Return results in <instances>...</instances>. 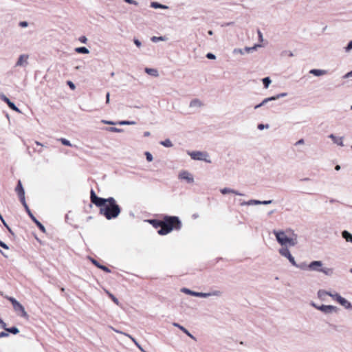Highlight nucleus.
Instances as JSON below:
<instances>
[{"label": "nucleus", "instance_id": "f257e3e1", "mask_svg": "<svg viewBox=\"0 0 352 352\" xmlns=\"http://www.w3.org/2000/svg\"><path fill=\"white\" fill-rule=\"evenodd\" d=\"M90 199L91 201L100 208V214L107 220L116 219L120 215L121 208L113 197H99L94 190H91Z\"/></svg>", "mask_w": 352, "mask_h": 352}, {"label": "nucleus", "instance_id": "f03ea898", "mask_svg": "<svg viewBox=\"0 0 352 352\" xmlns=\"http://www.w3.org/2000/svg\"><path fill=\"white\" fill-rule=\"evenodd\" d=\"M273 234L282 247H294L298 243V236L292 230H274Z\"/></svg>", "mask_w": 352, "mask_h": 352}, {"label": "nucleus", "instance_id": "7ed1b4c3", "mask_svg": "<svg viewBox=\"0 0 352 352\" xmlns=\"http://www.w3.org/2000/svg\"><path fill=\"white\" fill-rule=\"evenodd\" d=\"M182 228V222L179 217L175 216H166L160 229L157 231L160 235H165L173 230H179Z\"/></svg>", "mask_w": 352, "mask_h": 352}, {"label": "nucleus", "instance_id": "20e7f679", "mask_svg": "<svg viewBox=\"0 0 352 352\" xmlns=\"http://www.w3.org/2000/svg\"><path fill=\"white\" fill-rule=\"evenodd\" d=\"M330 297H331L335 301L342 306L345 309L349 311L352 310V304L351 302L341 296V295L338 292H334L333 294H330Z\"/></svg>", "mask_w": 352, "mask_h": 352}, {"label": "nucleus", "instance_id": "39448f33", "mask_svg": "<svg viewBox=\"0 0 352 352\" xmlns=\"http://www.w3.org/2000/svg\"><path fill=\"white\" fill-rule=\"evenodd\" d=\"M188 153L190 156V157L194 160L204 161L208 163L211 162V161L208 159V154L206 152L192 151V152H188Z\"/></svg>", "mask_w": 352, "mask_h": 352}, {"label": "nucleus", "instance_id": "423d86ee", "mask_svg": "<svg viewBox=\"0 0 352 352\" xmlns=\"http://www.w3.org/2000/svg\"><path fill=\"white\" fill-rule=\"evenodd\" d=\"M8 299L11 302L15 311L21 312V316L23 317L28 316V314L25 311L24 307L19 302L13 297H8Z\"/></svg>", "mask_w": 352, "mask_h": 352}, {"label": "nucleus", "instance_id": "0eeeda50", "mask_svg": "<svg viewBox=\"0 0 352 352\" xmlns=\"http://www.w3.org/2000/svg\"><path fill=\"white\" fill-rule=\"evenodd\" d=\"M178 178L180 180L185 181L188 184H193L195 182L192 174L185 170H182L179 173Z\"/></svg>", "mask_w": 352, "mask_h": 352}, {"label": "nucleus", "instance_id": "6e6552de", "mask_svg": "<svg viewBox=\"0 0 352 352\" xmlns=\"http://www.w3.org/2000/svg\"><path fill=\"white\" fill-rule=\"evenodd\" d=\"M278 253L283 257L287 258L292 265H296L294 257L290 253L287 247H282L278 250Z\"/></svg>", "mask_w": 352, "mask_h": 352}, {"label": "nucleus", "instance_id": "1a4fd4ad", "mask_svg": "<svg viewBox=\"0 0 352 352\" xmlns=\"http://www.w3.org/2000/svg\"><path fill=\"white\" fill-rule=\"evenodd\" d=\"M223 295V292L220 290H214L208 293H204V292H195L194 296L196 297H201V298H207L210 296H216V297H220Z\"/></svg>", "mask_w": 352, "mask_h": 352}, {"label": "nucleus", "instance_id": "9d476101", "mask_svg": "<svg viewBox=\"0 0 352 352\" xmlns=\"http://www.w3.org/2000/svg\"><path fill=\"white\" fill-rule=\"evenodd\" d=\"M323 268V263L321 261H314L307 265L309 271L320 272Z\"/></svg>", "mask_w": 352, "mask_h": 352}, {"label": "nucleus", "instance_id": "9b49d317", "mask_svg": "<svg viewBox=\"0 0 352 352\" xmlns=\"http://www.w3.org/2000/svg\"><path fill=\"white\" fill-rule=\"evenodd\" d=\"M318 310H320V311L325 314H330L332 313L337 312L338 309L337 307L333 305H320L319 307H318Z\"/></svg>", "mask_w": 352, "mask_h": 352}, {"label": "nucleus", "instance_id": "f8f14e48", "mask_svg": "<svg viewBox=\"0 0 352 352\" xmlns=\"http://www.w3.org/2000/svg\"><path fill=\"white\" fill-rule=\"evenodd\" d=\"M272 200L259 201L256 199H250L248 201H243L241 206H254V205H268L272 203Z\"/></svg>", "mask_w": 352, "mask_h": 352}, {"label": "nucleus", "instance_id": "ddd939ff", "mask_svg": "<svg viewBox=\"0 0 352 352\" xmlns=\"http://www.w3.org/2000/svg\"><path fill=\"white\" fill-rule=\"evenodd\" d=\"M28 59H29V55L28 54H21L15 64V67H27L28 65Z\"/></svg>", "mask_w": 352, "mask_h": 352}, {"label": "nucleus", "instance_id": "4468645a", "mask_svg": "<svg viewBox=\"0 0 352 352\" xmlns=\"http://www.w3.org/2000/svg\"><path fill=\"white\" fill-rule=\"evenodd\" d=\"M0 98L4 101L5 102L7 103V104L8 105V107L12 109L13 111H16V112H18V113H21V111L19 110V109L14 104V102H11L10 100V99L6 97L4 94H1L0 95Z\"/></svg>", "mask_w": 352, "mask_h": 352}, {"label": "nucleus", "instance_id": "2eb2a0df", "mask_svg": "<svg viewBox=\"0 0 352 352\" xmlns=\"http://www.w3.org/2000/svg\"><path fill=\"white\" fill-rule=\"evenodd\" d=\"M28 214V215L30 216V217L32 219V220L36 224V226L39 228V229L45 232V228L44 227V226L40 222L38 221L36 217L33 215V214L32 213V212L30 211V210L29 209L28 210L26 211Z\"/></svg>", "mask_w": 352, "mask_h": 352}, {"label": "nucleus", "instance_id": "dca6fc26", "mask_svg": "<svg viewBox=\"0 0 352 352\" xmlns=\"http://www.w3.org/2000/svg\"><path fill=\"white\" fill-rule=\"evenodd\" d=\"M328 137H329V138L332 140V141L334 144H336L340 146H344V143H343L344 138L343 137H337L333 134H330Z\"/></svg>", "mask_w": 352, "mask_h": 352}, {"label": "nucleus", "instance_id": "f3484780", "mask_svg": "<svg viewBox=\"0 0 352 352\" xmlns=\"http://www.w3.org/2000/svg\"><path fill=\"white\" fill-rule=\"evenodd\" d=\"M221 192L223 194V195H226V194H228V193H232V194H234L236 195H239V196H243L244 195L234 190V189H232V188H221L220 190Z\"/></svg>", "mask_w": 352, "mask_h": 352}, {"label": "nucleus", "instance_id": "a211bd4d", "mask_svg": "<svg viewBox=\"0 0 352 352\" xmlns=\"http://www.w3.org/2000/svg\"><path fill=\"white\" fill-rule=\"evenodd\" d=\"M309 73L315 76H321L327 74L328 72L325 69H312L309 71Z\"/></svg>", "mask_w": 352, "mask_h": 352}, {"label": "nucleus", "instance_id": "6ab92c4d", "mask_svg": "<svg viewBox=\"0 0 352 352\" xmlns=\"http://www.w3.org/2000/svg\"><path fill=\"white\" fill-rule=\"evenodd\" d=\"M189 106L191 108L198 109L203 106V103L199 99L195 98L191 100Z\"/></svg>", "mask_w": 352, "mask_h": 352}, {"label": "nucleus", "instance_id": "aec40b11", "mask_svg": "<svg viewBox=\"0 0 352 352\" xmlns=\"http://www.w3.org/2000/svg\"><path fill=\"white\" fill-rule=\"evenodd\" d=\"M330 294H333V292H327L324 289H320L317 293L318 297L322 300H324L326 296H330Z\"/></svg>", "mask_w": 352, "mask_h": 352}, {"label": "nucleus", "instance_id": "412c9836", "mask_svg": "<svg viewBox=\"0 0 352 352\" xmlns=\"http://www.w3.org/2000/svg\"><path fill=\"white\" fill-rule=\"evenodd\" d=\"M173 326L179 328L181 331H182L184 333H186L188 336H189L190 338L195 340V338L183 326L180 325L178 323L174 322L173 324Z\"/></svg>", "mask_w": 352, "mask_h": 352}, {"label": "nucleus", "instance_id": "4be33fe9", "mask_svg": "<svg viewBox=\"0 0 352 352\" xmlns=\"http://www.w3.org/2000/svg\"><path fill=\"white\" fill-rule=\"evenodd\" d=\"M341 234L346 241L352 243V234L349 232L344 230L342 232Z\"/></svg>", "mask_w": 352, "mask_h": 352}, {"label": "nucleus", "instance_id": "5701e85b", "mask_svg": "<svg viewBox=\"0 0 352 352\" xmlns=\"http://www.w3.org/2000/svg\"><path fill=\"white\" fill-rule=\"evenodd\" d=\"M145 72L154 77H157L159 76L158 71L156 69L146 67L145 68Z\"/></svg>", "mask_w": 352, "mask_h": 352}, {"label": "nucleus", "instance_id": "b1692460", "mask_svg": "<svg viewBox=\"0 0 352 352\" xmlns=\"http://www.w3.org/2000/svg\"><path fill=\"white\" fill-rule=\"evenodd\" d=\"M151 7L153 8H155V9H158V8H160V9H168V7L167 6L161 4V3H158V2H151Z\"/></svg>", "mask_w": 352, "mask_h": 352}, {"label": "nucleus", "instance_id": "393cba45", "mask_svg": "<svg viewBox=\"0 0 352 352\" xmlns=\"http://www.w3.org/2000/svg\"><path fill=\"white\" fill-rule=\"evenodd\" d=\"M15 190L17 192L18 195H21V194H25V190L23 188L22 184L20 180L18 182V184L16 187Z\"/></svg>", "mask_w": 352, "mask_h": 352}, {"label": "nucleus", "instance_id": "a878e982", "mask_svg": "<svg viewBox=\"0 0 352 352\" xmlns=\"http://www.w3.org/2000/svg\"><path fill=\"white\" fill-rule=\"evenodd\" d=\"M148 222L155 228H160L163 221L155 219L149 220Z\"/></svg>", "mask_w": 352, "mask_h": 352}, {"label": "nucleus", "instance_id": "bb28decb", "mask_svg": "<svg viewBox=\"0 0 352 352\" xmlns=\"http://www.w3.org/2000/svg\"><path fill=\"white\" fill-rule=\"evenodd\" d=\"M3 329L6 330V331L12 333V334H17L19 332V329L16 327L7 328L6 325L5 328H3Z\"/></svg>", "mask_w": 352, "mask_h": 352}, {"label": "nucleus", "instance_id": "cd10ccee", "mask_svg": "<svg viewBox=\"0 0 352 352\" xmlns=\"http://www.w3.org/2000/svg\"><path fill=\"white\" fill-rule=\"evenodd\" d=\"M320 272L327 276H331L333 273V270L329 267H323L322 269H321Z\"/></svg>", "mask_w": 352, "mask_h": 352}, {"label": "nucleus", "instance_id": "c85d7f7f", "mask_svg": "<svg viewBox=\"0 0 352 352\" xmlns=\"http://www.w3.org/2000/svg\"><path fill=\"white\" fill-rule=\"evenodd\" d=\"M75 51L78 53H80V54H89V50L85 47H76L75 49Z\"/></svg>", "mask_w": 352, "mask_h": 352}, {"label": "nucleus", "instance_id": "c756f323", "mask_svg": "<svg viewBox=\"0 0 352 352\" xmlns=\"http://www.w3.org/2000/svg\"><path fill=\"white\" fill-rule=\"evenodd\" d=\"M19 199L21 200V202L22 203L23 206L25 208V210H28L30 208L26 204L25 199V194L19 195Z\"/></svg>", "mask_w": 352, "mask_h": 352}, {"label": "nucleus", "instance_id": "7c9ffc66", "mask_svg": "<svg viewBox=\"0 0 352 352\" xmlns=\"http://www.w3.org/2000/svg\"><path fill=\"white\" fill-rule=\"evenodd\" d=\"M19 199L21 200V202L22 203L23 206L25 208V210H28L30 208L26 204L25 199V194L19 195Z\"/></svg>", "mask_w": 352, "mask_h": 352}, {"label": "nucleus", "instance_id": "2f4dec72", "mask_svg": "<svg viewBox=\"0 0 352 352\" xmlns=\"http://www.w3.org/2000/svg\"><path fill=\"white\" fill-rule=\"evenodd\" d=\"M160 144L168 148L173 146V143L169 139H166L164 141H161Z\"/></svg>", "mask_w": 352, "mask_h": 352}, {"label": "nucleus", "instance_id": "473e14b6", "mask_svg": "<svg viewBox=\"0 0 352 352\" xmlns=\"http://www.w3.org/2000/svg\"><path fill=\"white\" fill-rule=\"evenodd\" d=\"M105 292L107 294V295L111 298V300L117 305H120V302H119V300L118 299L114 296L113 295L111 292H109L108 290H104Z\"/></svg>", "mask_w": 352, "mask_h": 352}, {"label": "nucleus", "instance_id": "72a5a7b5", "mask_svg": "<svg viewBox=\"0 0 352 352\" xmlns=\"http://www.w3.org/2000/svg\"><path fill=\"white\" fill-rule=\"evenodd\" d=\"M260 45H254V47H245L243 50H244V54L245 53H251L252 52H254L257 47H259Z\"/></svg>", "mask_w": 352, "mask_h": 352}, {"label": "nucleus", "instance_id": "f704fd0d", "mask_svg": "<svg viewBox=\"0 0 352 352\" xmlns=\"http://www.w3.org/2000/svg\"><path fill=\"white\" fill-rule=\"evenodd\" d=\"M286 96H287V93H280V94H277L276 96L270 97V98L271 101H272V100H278L280 98L285 97Z\"/></svg>", "mask_w": 352, "mask_h": 352}, {"label": "nucleus", "instance_id": "c9c22d12", "mask_svg": "<svg viewBox=\"0 0 352 352\" xmlns=\"http://www.w3.org/2000/svg\"><path fill=\"white\" fill-rule=\"evenodd\" d=\"M151 41H153V43H157L158 41H164L166 40V38L164 36H153L151 37Z\"/></svg>", "mask_w": 352, "mask_h": 352}, {"label": "nucleus", "instance_id": "e433bc0d", "mask_svg": "<svg viewBox=\"0 0 352 352\" xmlns=\"http://www.w3.org/2000/svg\"><path fill=\"white\" fill-rule=\"evenodd\" d=\"M106 130L110 132H116V133H122L124 131V129L116 128V127H108L106 128Z\"/></svg>", "mask_w": 352, "mask_h": 352}, {"label": "nucleus", "instance_id": "4c0bfd02", "mask_svg": "<svg viewBox=\"0 0 352 352\" xmlns=\"http://www.w3.org/2000/svg\"><path fill=\"white\" fill-rule=\"evenodd\" d=\"M117 124L119 125H134L136 122L134 121L123 120L118 122Z\"/></svg>", "mask_w": 352, "mask_h": 352}, {"label": "nucleus", "instance_id": "58836bf2", "mask_svg": "<svg viewBox=\"0 0 352 352\" xmlns=\"http://www.w3.org/2000/svg\"><path fill=\"white\" fill-rule=\"evenodd\" d=\"M271 101L270 98H265L260 104L256 105L254 107V109H258L260 108L261 107L265 105V104H267L268 102Z\"/></svg>", "mask_w": 352, "mask_h": 352}, {"label": "nucleus", "instance_id": "ea45409f", "mask_svg": "<svg viewBox=\"0 0 352 352\" xmlns=\"http://www.w3.org/2000/svg\"><path fill=\"white\" fill-rule=\"evenodd\" d=\"M262 80H263V83L264 85L265 88H266V89L268 88L272 82L270 78L269 77H266V78H264Z\"/></svg>", "mask_w": 352, "mask_h": 352}, {"label": "nucleus", "instance_id": "a19ab883", "mask_svg": "<svg viewBox=\"0 0 352 352\" xmlns=\"http://www.w3.org/2000/svg\"><path fill=\"white\" fill-rule=\"evenodd\" d=\"M181 292L184 293V294H188V295H190V296H194V294H195V292L194 291H192L188 288H182L181 289Z\"/></svg>", "mask_w": 352, "mask_h": 352}, {"label": "nucleus", "instance_id": "79ce46f5", "mask_svg": "<svg viewBox=\"0 0 352 352\" xmlns=\"http://www.w3.org/2000/svg\"><path fill=\"white\" fill-rule=\"evenodd\" d=\"M58 141H60L63 145L68 146H72L71 142L65 138H61L58 139Z\"/></svg>", "mask_w": 352, "mask_h": 352}, {"label": "nucleus", "instance_id": "37998d69", "mask_svg": "<svg viewBox=\"0 0 352 352\" xmlns=\"http://www.w3.org/2000/svg\"><path fill=\"white\" fill-rule=\"evenodd\" d=\"M232 53L234 54H240L241 55L244 54V50L243 49H239V48H235L233 50Z\"/></svg>", "mask_w": 352, "mask_h": 352}, {"label": "nucleus", "instance_id": "c03bdc74", "mask_svg": "<svg viewBox=\"0 0 352 352\" xmlns=\"http://www.w3.org/2000/svg\"><path fill=\"white\" fill-rule=\"evenodd\" d=\"M307 265H307L306 263H301L300 265H298L296 263V265H294V266L298 267V268H299V269H300V270H308L307 269Z\"/></svg>", "mask_w": 352, "mask_h": 352}, {"label": "nucleus", "instance_id": "a18cd8bd", "mask_svg": "<svg viewBox=\"0 0 352 352\" xmlns=\"http://www.w3.org/2000/svg\"><path fill=\"white\" fill-rule=\"evenodd\" d=\"M145 155H146V160H147L148 162H152V161H153V155H151V153H149V152L146 151V152L145 153Z\"/></svg>", "mask_w": 352, "mask_h": 352}, {"label": "nucleus", "instance_id": "49530a36", "mask_svg": "<svg viewBox=\"0 0 352 352\" xmlns=\"http://www.w3.org/2000/svg\"><path fill=\"white\" fill-rule=\"evenodd\" d=\"M257 128L259 130H263L264 129H268L269 128V125L268 124H259L258 125Z\"/></svg>", "mask_w": 352, "mask_h": 352}, {"label": "nucleus", "instance_id": "de8ad7c7", "mask_svg": "<svg viewBox=\"0 0 352 352\" xmlns=\"http://www.w3.org/2000/svg\"><path fill=\"white\" fill-rule=\"evenodd\" d=\"M1 221H2L3 226L8 230V231L12 234V230L10 229V228L8 226V225L6 223V222L5 221V220L3 219V218L2 217V219H0Z\"/></svg>", "mask_w": 352, "mask_h": 352}, {"label": "nucleus", "instance_id": "09e8293b", "mask_svg": "<svg viewBox=\"0 0 352 352\" xmlns=\"http://www.w3.org/2000/svg\"><path fill=\"white\" fill-rule=\"evenodd\" d=\"M98 268L102 270L103 271H104V272H106L107 273H110L111 272L110 269H109L107 267H106L104 265H100Z\"/></svg>", "mask_w": 352, "mask_h": 352}, {"label": "nucleus", "instance_id": "8fccbe9b", "mask_svg": "<svg viewBox=\"0 0 352 352\" xmlns=\"http://www.w3.org/2000/svg\"><path fill=\"white\" fill-rule=\"evenodd\" d=\"M89 259L91 261V263L96 265L97 267H99V266L100 265V264L96 261L95 260L94 258H91L89 257Z\"/></svg>", "mask_w": 352, "mask_h": 352}, {"label": "nucleus", "instance_id": "3c124183", "mask_svg": "<svg viewBox=\"0 0 352 352\" xmlns=\"http://www.w3.org/2000/svg\"><path fill=\"white\" fill-rule=\"evenodd\" d=\"M101 122H102V123H104L105 124H109V125H114V124H116V122H114L113 121L105 120H102Z\"/></svg>", "mask_w": 352, "mask_h": 352}, {"label": "nucleus", "instance_id": "603ef678", "mask_svg": "<svg viewBox=\"0 0 352 352\" xmlns=\"http://www.w3.org/2000/svg\"><path fill=\"white\" fill-rule=\"evenodd\" d=\"M351 50H352V40L348 43V45L345 47V51L348 52L351 51Z\"/></svg>", "mask_w": 352, "mask_h": 352}, {"label": "nucleus", "instance_id": "864d4df0", "mask_svg": "<svg viewBox=\"0 0 352 352\" xmlns=\"http://www.w3.org/2000/svg\"><path fill=\"white\" fill-rule=\"evenodd\" d=\"M79 41L82 43H86L87 41V38L85 36H81L80 38H79Z\"/></svg>", "mask_w": 352, "mask_h": 352}, {"label": "nucleus", "instance_id": "5fc2aeb1", "mask_svg": "<svg viewBox=\"0 0 352 352\" xmlns=\"http://www.w3.org/2000/svg\"><path fill=\"white\" fill-rule=\"evenodd\" d=\"M133 42H134V44L138 47H140L142 46V43L138 39V38H134L133 39Z\"/></svg>", "mask_w": 352, "mask_h": 352}, {"label": "nucleus", "instance_id": "6e6d98bb", "mask_svg": "<svg viewBox=\"0 0 352 352\" xmlns=\"http://www.w3.org/2000/svg\"><path fill=\"white\" fill-rule=\"evenodd\" d=\"M206 57L208 58V59H211V60H214L216 58V56L214 54H212V53H208L206 54Z\"/></svg>", "mask_w": 352, "mask_h": 352}, {"label": "nucleus", "instance_id": "4d7b16f0", "mask_svg": "<svg viewBox=\"0 0 352 352\" xmlns=\"http://www.w3.org/2000/svg\"><path fill=\"white\" fill-rule=\"evenodd\" d=\"M19 25L21 28H27L28 26V23L27 21H21L19 22Z\"/></svg>", "mask_w": 352, "mask_h": 352}, {"label": "nucleus", "instance_id": "13d9d810", "mask_svg": "<svg viewBox=\"0 0 352 352\" xmlns=\"http://www.w3.org/2000/svg\"><path fill=\"white\" fill-rule=\"evenodd\" d=\"M124 335L128 338H129L133 342L134 344L136 345V343H138L137 342V340L133 338L132 337L131 335L128 334V333H124Z\"/></svg>", "mask_w": 352, "mask_h": 352}, {"label": "nucleus", "instance_id": "bf43d9fd", "mask_svg": "<svg viewBox=\"0 0 352 352\" xmlns=\"http://www.w3.org/2000/svg\"><path fill=\"white\" fill-rule=\"evenodd\" d=\"M126 3L133 4L135 6H137L138 3L136 1L134 0H124Z\"/></svg>", "mask_w": 352, "mask_h": 352}, {"label": "nucleus", "instance_id": "052dcab7", "mask_svg": "<svg viewBox=\"0 0 352 352\" xmlns=\"http://www.w3.org/2000/svg\"><path fill=\"white\" fill-rule=\"evenodd\" d=\"M9 336L8 332L2 331L0 333V338L8 337Z\"/></svg>", "mask_w": 352, "mask_h": 352}, {"label": "nucleus", "instance_id": "680f3d73", "mask_svg": "<svg viewBox=\"0 0 352 352\" xmlns=\"http://www.w3.org/2000/svg\"><path fill=\"white\" fill-rule=\"evenodd\" d=\"M67 85L69 86V87H70L72 90L75 89L76 86H75V85H74L72 81H68V82H67Z\"/></svg>", "mask_w": 352, "mask_h": 352}, {"label": "nucleus", "instance_id": "e2e57ef3", "mask_svg": "<svg viewBox=\"0 0 352 352\" xmlns=\"http://www.w3.org/2000/svg\"><path fill=\"white\" fill-rule=\"evenodd\" d=\"M0 246L6 250L9 249L8 246L1 241H0Z\"/></svg>", "mask_w": 352, "mask_h": 352}, {"label": "nucleus", "instance_id": "0e129e2a", "mask_svg": "<svg viewBox=\"0 0 352 352\" xmlns=\"http://www.w3.org/2000/svg\"><path fill=\"white\" fill-rule=\"evenodd\" d=\"M110 102V94L108 92L106 94V103L109 104Z\"/></svg>", "mask_w": 352, "mask_h": 352}, {"label": "nucleus", "instance_id": "69168bd1", "mask_svg": "<svg viewBox=\"0 0 352 352\" xmlns=\"http://www.w3.org/2000/svg\"><path fill=\"white\" fill-rule=\"evenodd\" d=\"M344 78L352 77V71L346 73L344 76Z\"/></svg>", "mask_w": 352, "mask_h": 352}, {"label": "nucleus", "instance_id": "338daca9", "mask_svg": "<svg viewBox=\"0 0 352 352\" xmlns=\"http://www.w3.org/2000/svg\"><path fill=\"white\" fill-rule=\"evenodd\" d=\"M136 346L142 352H146L139 343H136Z\"/></svg>", "mask_w": 352, "mask_h": 352}, {"label": "nucleus", "instance_id": "774afa93", "mask_svg": "<svg viewBox=\"0 0 352 352\" xmlns=\"http://www.w3.org/2000/svg\"><path fill=\"white\" fill-rule=\"evenodd\" d=\"M304 144V140L303 139L299 140L296 143V145H300V144Z\"/></svg>", "mask_w": 352, "mask_h": 352}]
</instances>
